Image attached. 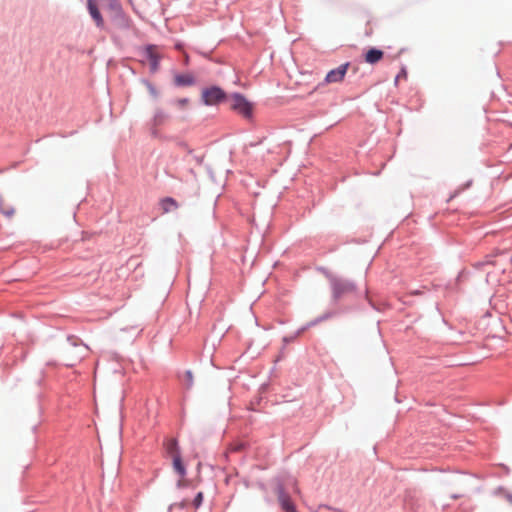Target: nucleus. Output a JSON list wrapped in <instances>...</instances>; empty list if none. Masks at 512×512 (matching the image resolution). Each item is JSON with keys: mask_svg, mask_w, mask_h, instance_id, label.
Segmentation results:
<instances>
[{"mask_svg": "<svg viewBox=\"0 0 512 512\" xmlns=\"http://www.w3.org/2000/svg\"><path fill=\"white\" fill-rule=\"evenodd\" d=\"M231 109L242 115L244 118H251L253 106L242 95L235 93L229 97Z\"/></svg>", "mask_w": 512, "mask_h": 512, "instance_id": "1", "label": "nucleus"}, {"mask_svg": "<svg viewBox=\"0 0 512 512\" xmlns=\"http://www.w3.org/2000/svg\"><path fill=\"white\" fill-rule=\"evenodd\" d=\"M202 101L207 106L217 105L226 98L225 92L217 86L205 88L201 93Z\"/></svg>", "mask_w": 512, "mask_h": 512, "instance_id": "2", "label": "nucleus"}, {"mask_svg": "<svg viewBox=\"0 0 512 512\" xmlns=\"http://www.w3.org/2000/svg\"><path fill=\"white\" fill-rule=\"evenodd\" d=\"M349 63H344L337 67L336 69H333L329 71L324 79L326 84H332V83H340L343 81L347 70L349 68Z\"/></svg>", "mask_w": 512, "mask_h": 512, "instance_id": "3", "label": "nucleus"}, {"mask_svg": "<svg viewBox=\"0 0 512 512\" xmlns=\"http://www.w3.org/2000/svg\"><path fill=\"white\" fill-rule=\"evenodd\" d=\"M276 494H277L279 504L285 512H297L295 505L293 504L290 496L285 491V489L282 485H279L277 487Z\"/></svg>", "mask_w": 512, "mask_h": 512, "instance_id": "4", "label": "nucleus"}, {"mask_svg": "<svg viewBox=\"0 0 512 512\" xmlns=\"http://www.w3.org/2000/svg\"><path fill=\"white\" fill-rule=\"evenodd\" d=\"M331 285L335 297H340L341 295L354 289V285L352 283L339 278H332Z\"/></svg>", "mask_w": 512, "mask_h": 512, "instance_id": "5", "label": "nucleus"}, {"mask_svg": "<svg viewBox=\"0 0 512 512\" xmlns=\"http://www.w3.org/2000/svg\"><path fill=\"white\" fill-rule=\"evenodd\" d=\"M87 6H88L89 13H90L91 17L93 18V20L95 21L96 25L100 28L103 27L104 20L102 18V15L98 9V6H97L95 0H87Z\"/></svg>", "mask_w": 512, "mask_h": 512, "instance_id": "6", "label": "nucleus"}, {"mask_svg": "<svg viewBox=\"0 0 512 512\" xmlns=\"http://www.w3.org/2000/svg\"><path fill=\"white\" fill-rule=\"evenodd\" d=\"M383 56L384 53L382 50L371 48L366 52L364 60L366 63L373 65L381 61L383 59Z\"/></svg>", "mask_w": 512, "mask_h": 512, "instance_id": "7", "label": "nucleus"}, {"mask_svg": "<svg viewBox=\"0 0 512 512\" xmlns=\"http://www.w3.org/2000/svg\"><path fill=\"white\" fill-rule=\"evenodd\" d=\"M174 83L177 86H192L195 83V78L192 74H177L174 77Z\"/></svg>", "mask_w": 512, "mask_h": 512, "instance_id": "8", "label": "nucleus"}, {"mask_svg": "<svg viewBox=\"0 0 512 512\" xmlns=\"http://www.w3.org/2000/svg\"><path fill=\"white\" fill-rule=\"evenodd\" d=\"M160 206L163 210V213H169L176 210L179 205L175 199L166 197L160 201Z\"/></svg>", "mask_w": 512, "mask_h": 512, "instance_id": "9", "label": "nucleus"}, {"mask_svg": "<svg viewBox=\"0 0 512 512\" xmlns=\"http://www.w3.org/2000/svg\"><path fill=\"white\" fill-rule=\"evenodd\" d=\"M173 458V467L174 469L183 477L186 474V469L182 463V459L180 453H174Z\"/></svg>", "mask_w": 512, "mask_h": 512, "instance_id": "10", "label": "nucleus"}, {"mask_svg": "<svg viewBox=\"0 0 512 512\" xmlns=\"http://www.w3.org/2000/svg\"><path fill=\"white\" fill-rule=\"evenodd\" d=\"M147 53H148L149 59L151 61L152 70H156L158 67L159 59H160L159 56L157 55V53L155 52L153 47H149L147 49Z\"/></svg>", "mask_w": 512, "mask_h": 512, "instance_id": "11", "label": "nucleus"}, {"mask_svg": "<svg viewBox=\"0 0 512 512\" xmlns=\"http://www.w3.org/2000/svg\"><path fill=\"white\" fill-rule=\"evenodd\" d=\"M166 451L168 454H170L172 457H174V453H179L178 450V443L175 439H170L166 443Z\"/></svg>", "mask_w": 512, "mask_h": 512, "instance_id": "12", "label": "nucleus"}, {"mask_svg": "<svg viewBox=\"0 0 512 512\" xmlns=\"http://www.w3.org/2000/svg\"><path fill=\"white\" fill-rule=\"evenodd\" d=\"M166 119V115L163 113V111L158 110L154 115V123L155 125H161Z\"/></svg>", "mask_w": 512, "mask_h": 512, "instance_id": "13", "label": "nucleus"}, {"mask_svg": "<svg viewBox=\"0 0 512 512\" xmlns=\"http://www.w3.org/2000/svg\"><path fill=\"white\" fill-rule=\"evenodd\" d=\"M202 501H203V493L202 492H198L197 495L194 498V501H193L194 507L196 509L199 508L201 506V504H202Z\"/></svg>", "mask_w": 512, "mask_h": 512, "instance_id": "14", "label": "nucleus"}, {"mask_svg": "<svg viewBox=\"0 0 512 512\" xmlns=\"http://www.w3.org/2000/svg\"><path fill=\"white\" fill-rule=\"evenodd\" d=\"M175 105L181 109H184L189 105V99L188 98L178 99L175 101Z\"/></svg>", "mask_w": 512, "mask_h": 512, "instance_id": "15", "label": "nucleus"}, {"mask_svg": "<svg viewBox=\"0 0 512 512\" xmlns=\"http://www.w3.org/2000/svg\"><path fill=\"white\" fill-rule=\"evenodd\" d=\"M148 89H149L150 94H151L153 97H157V96H158V91H157V89H156L154 86H152V85H150V84H149V85H148Z\"/></svg>", "mask_w": 512, "mask_h": 512, "instance_id": "16", "label": "nucleus"}, {"mask_svg": "<svg viewBox=\"0 0 512 512\" xmlns=\"http://www.w3.org/2000/svg\"><path fill=\"white\" fill-rule=\"evenodd\" d=\"M242 448H243V445L242 444H238V445L232 446L231 450L232 451H240Z\"/></svg>", "mask_w": 512, "mask_h": 512, "instance_id": "17", "label": "nucleus"}, {"mask_svg": "<svg viewBox=\"0 0 512 512\" xmlns=\"http://www.w3.org/2000/svg\"><path fill=\"white\" fill-rule=\"evenodd\" d=\"M187 504H188V502H187L186 500H183V501L179 504V506H180L181 508H184V507H186V506H187Z\"/></svg>", "mask_w": 512, "mask_h": 512, "instance_id": "18", "label": "nucleus"}, {"mask_svg": "<svg viewBox=\"0 0 512 512\" xmlns=\"http://www.w3.org/2000/svg\"><path fill=\"white\" fill-rule=\"evenodd\" d=\"M294 491H295V493H297V494H299V493H300V490H299V488H298L297 484H295Z\"/></svg>", "mask_w": 512, "mask_h": 512, "instance_id": "19", "label": "nucleus"}, {"mask_svg": "<svg viewBox=\"0 0 512 512\" xmlns=\"http://www.w3.org/2000/svg\"><path fill=\"white\" fill-rule=\"evenodd\" d=\"M506 498H507V500H508L510 503H512V495L508 494V495L506 496Z\"/></svg>", "mask_w": 512, "mask_h": 512, "instance_id": "20", "label": "nucleus"}, {"mask_svg": "<svg viewBox=\"0 0 512 512\" xmlns=\"http://www.w3.org/2000/svg\"><path fill=\"white\" fill-rule=\"evenodd\" d=\"M183 485H184V481L180 480V481L178 482V487H181V486H183Z\"/></svg>", "mask_w": 512, "mask_h": 512, "instance_id": "21", "label": "nucleus"}, {"mask_svg": "<svg viewBox=\"0 0 512 512\" xmlns=\"http://www.w3.org/2000/svg\"><path fill=\"white\" fill-rule=\"evenodd\" d=\"M187 376L189 377V379H190V380L192 379V374H191V372H187Z\"/></svg>", "mask_w": 512, "mask_h": 512, "instance_id": "22", "label": "nucleus"}]
</instances>
